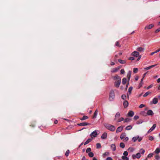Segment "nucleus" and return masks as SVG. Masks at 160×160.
<instances>
[{"label": "nucleus", "mask_w": 160, "mask_h": 160, "mask_svg": "<svg viewBox=\"0 0 160 160\" xmlns=\"http://www.w3.org/2000/svg\"><path fill=\"white\" fill-rule=\"evenodd\" d=\"M113 78L115 81L114 86L116 88H118L120 84V78L118 75H116L113 77Z\"/></svg>", "instance_id": "f257e3e1"}, {"label": "nucleus", "mask_w": 160, "mask_h": 160, "mask_svg": "<svg viewBox=\"0 0 160 160\" xmlns=\"http://www.w3.org/2000/svg\"><path fill=\"white\" fill-rule=\"evenodd\" d=\"M121 139L124 142H127L129 139L128 137H126V134L125 133H122L121 135Z\"/></svg>", "instance_id": "f03ea898"}, {"label": "nucleus", "mask_w": 160, "mask_h": 160, "mask_svg": "<svg viewBox=\"0 0 160 160\" xmlns=\"http://www.w3.org/2000/svg\"><path fill=\"white\" fill-rule=\"evenodd\" d=\"M142 115L144 116H146L147 115L152 116L154 114L153 112L151 110H148L147 113H145V112H142Z\"/></svg>", "instance_id": "7ed1b4c3"}, {"label": "nucleus", "mask_w": 160, "mask_h": 160, "mask_svg": "<svg viewBox=\"0 0 160 160\" xmlns=\"http://www.w3.org/2000/svg\"><path fill=\"white\" fill-rule=\"evenodd\" d=\"M131 55L132 56H133L135 57H138V58L137 60L138 61L140 59L141 57V55H139V53L137 51H134L132 52L131 54Z\"/></svg>", "instance_id": "20e7f679"}, {"label": "nucleus", "mask_w": 160, "mask_h": 160, "mask_svg": "<svg viewBox=\"0 0 160 160\" xmlns=\"http://www.w3.org/2000/svg\"><path fill=\"white\" fill-rule=\"evenodd\" d=\"M115 98V95L114 91L112 90L110 91L109 94V100L110 101H112Z\"/></svg>", "instance_id": "39448f33"}, {"label": "nucleus", "mask_w": 160, "mask_h": 160, "mask_svg": "<svg viewBox=\"0 0 160 160\" xmlns=\"http://www.w3.org/2000/svg\"><path fill=\"white\" fill-rule=\"evenodd\" d=\"M106 128L112 131H113L115 130V128L114 126L110 124H106L105 125Z\"/></svg>", "instance_id": "423d86ee"}, {"label": "nucleus", "mask_w": 160, "mask_h": 160, "mask_svg": "<svg viewBox=\"0 0 160 160\" xmlns=\"http://www.w3.org/2000/svg\"><path fill=\"white\" fill-rule=\"evenodd\" d=\"M115 120L117 122H120V114L119 112L116 113L115 116Z\"/></svg>", "instance_id": "0eeeda50"}, {"label": "nucleus", "mask_w": 160, "mask_h": 160, "mask_svg": "<svg viewBox=\"0 0 160 160\" xmlns=\"http://www.w3.org/2000/svg\"><path fill=\"white\" fill-rule=\"evenodd\" d=\"M141 157L140 153H138L136 155L133 154L132 155V157L133 159H134L136 158H139Z\"/></svg>", "instance_id": "6e6552de"}, {"label": "nucleus", "mask_w": 160, "mask_h": 160, "mask_svg": "<svg viewBox=\"0 0 160 160\" xmlns=\"http://www.w3.org/2000/svg\"><path fill=\"white\" fill-rule=\"evenodd\" d=\"M121 98L123 101H124V100H127V99H128L129 97V95H127V97L125 95L123 94L122 95Z\"/></svg>", "instance_id": "1a4fd4ad"}, {"label": "nucleus", "mask_w": 160, "mask_h": 160, "mask_svg": "<svg viewBox=\"0 0 160 160\" xmlns=\"http://www.w3.org/2000/svg\"><path fill=\"white\" fill-rule=\"evenodd\" d=\"M154 26L153 24L147 25L145 28V29H149L152 28Z\"/></svg>", "instance_id": "9d476101"}, {"label": "nucleus", "mask_w": 160, "mask_h": 160, "mask_svg": "<svg viewBox=\"0 0 160 160\" xmlns=\"http://www.w3.org/2000/svg\"><path fill=\"white\" fill-rule=\"evenodd\" d=\"M123 105L124 108H126L128 105V100L123 101Z\"/></svg>", "instance_id": "9b49d317"}, {"label": "nucleus", "mask_w": 160, "mask_h": 160, "mask_svg": "<svg viewBox=\"0 0 160 160\" xmlns=\"http://www.w3.org/2000/svg\"><path fill=\"white\" fill-rule=\"evenodd\" d=\"M158 99L157 98H154L152 99L151 103L153 104H156L158 102Z\"/></svg>", "instance_id": "f8f14e48"}, {"label": "nucleus", "mask_w": 160, "mask_h": 160, "mask_svg": "<svg viewBox=\"0 0 160 160\" xmlns=\"http://www.w3.org/2000/svg\"><path fill=\"white\" fill-rule=\"evenodd\" d=\"M156 127V124H153L152 126L148 130V133H149L153 130Z\"/></svg>", "instance_id": "ddd939ff"}, {"label": "nucleus", "mask_w": 160, "mask_h": 160, "mask_svg": "<svg viewBox=\"0 0 160 160\" xmlns=\"http://www.w3.org/2000/svg\"><path fill=\"white\" fill-rule=\"evenodd\" d=\"M120 68V67L118 66L117 67V68H113L112 69V72H117L119 69Z\"/></svg>", "instance_id": "4468645a"}, {"label": "nucleus", "mask_w": 160, "mask_h": 160, "mask_svg": "<svg viewBox=\"0 0 160 160\" xmlns=\"http://www.w3.org/2000/svg\"><path fill=\"white\" fill-rule=\"evenodd\" d=\"M78 125L81 126H85L87 125H90V123L86 122H84L80 123H78Z\"/></svg>", "instance_id": "2eb2a0df"}, {"label": "nucleus", "mask_w": 160, "mask_h": 160, "mask_svg": "<svg viewBox=\"0 0 160 160\" xmlns=\"http://www.w3.org/2000/svg\"><path fill=\"white\" fill-rule=\"evenodd\" d=\"M156 65H157L156 64H155V65H151V66H149L148 67L144 68V69L145 70H148L149 69H150L151 68H153V67L156 66Z\"/></svg>", "instance_id": "dca6fc26"}, {"label": "nucleus", "mask_w": 160, "mask_h": 160, "mask_svg": "<svg viewBox=\"0 0 160 160\" xmlns=\"http://www.w3.org/2000/svg\"><path fill=\"white\" fill-rule=\"evenodd\" d=\"M91 136H93L94 137H95L98 135V133L96 131H94L91 134Z\"/></svg>", "instance_id": "f3484780"}, {"label": "nucleus", "mask_w": 160, "mask_h": 160, "mask_svg": "<svg viewBox=\"0 0 160 160\" xmlns=\"http://www.w3.org/2000/svg\"><path fill=\"white\" fill-rule=\"evenodd\" d=\"M144 49L143 48H142L141 47H139L138 48H137V50L139 52H143L144 51Z\"/></svg>", "instance_id": "a211bd4d"}, {"label": "nucleus", "mask_w": 160, "mask_h": 160, "mask_svg": "<svg viewBox=\"0 0 160 160\" xmlns=\"http://www.w3.org/2000/svg\"><path fill=\"white\" fill-rule=\"evenodd\" d=\"M107 133L106 132H104L102 135V136L101 137V138L102 139H105L106 138H107Z\"/></svg>", "instance_id": "6ab92c4d"}, {"label": "nucleus", "mask_w": 160, "mask_h": 160, "mask_svg": "<svg viewBox=\"0 0 160 160\" xmlns=\"http://www.w3.org/2000/svg\"><path fill=\"white\" fill-rule=\"evenodd\" d=\"M134 114V113L132 111H130L128 113V115L131 117H132L133 116Z\"/></svg>", "instance_id": "aec40b11"}, {"label": "nucleus", "mask_w": 160, "mask_h": 160, "mask_svg": "<svg viewBox=\"0 0 160 160\" xmlns=\"http://www.w3.org/2000/svg\"><path fill=\"white\" fill-rule=\"evenodd\" d=\"M139 138V136H137L136 137H134L132 138V140L134 142H135Z\"/></svg>", "instance_id": "412c9836"}, {"label": "nucleus", "mask_w": 160, "mask_h": 160, "mask_svg": "<svg viewBox=\"0 0 160 160\" xmlns=\"http://www.w3.org/2000/svg\"><path fill=\"white\" fill-rule=\"evenodd\" d=\"M98 111L97 110V109H96L94 113L92 118H96L97 116V115L98 114Z\"/></svg>", "instance_id": "4be33fe9"}, {"label": "nucleus", "mask_w": 160, "mask_h": 160, "mask_svg": "<svg viewBox=\"0 0 160 160\" xmlns=\"http://www.w3.org/2000/svg\"><path fill=\"white\" fill-rule=\"evenodd\" d=\"M160 152V148H157L155 151L154 152V153H155L157 154H158Z\"/></svg>", "instance_id": "5701e85b"}, {"label": "nucleus", "mask_w": 160, "mask_h": 160, "mask_svg": "<svg viewBox=\"0 0 160 160\" xmlns=\"http://www.w3.org/2000/svg\"><path fill=\"white\" fill-rule=\"evenodd\" d=\"M131 75V72L130 71H129L127 73V77L128 78V81H129L130 77Z\"/></svg>", "instance_id": "b1692460"}, {"label": "nucleus", "mask_w": 160, "mask_h": 160, "mask_svg": "<svg viewBox=\"0 0 160 160\" xmlns=\"http://www.w3.org/2000/svg\"><path fill=\"white\" fill-rule=\"evenodd\" d=\"M92 140V138L88 139L86 142L84 143V145H86L88 144Z\"/></svg>", "instance_id": "393cba45"}, {"label": "nucleus", "mask_w": 160, "mask_h": 160, "mask_svg": "<svg viewBox=\"0 0 160 160\" xmlns=\"http://www.w3.org/2000/svg\"><path fill=\"white\" fill-rule=\"evenodd\" d=\"M111 148L113 151H114L116 150V146L114 144H112L111 145Z\"/></svg>", "instance_id": "a878e982"}, {"label": "nucleus", "mask_w": 160, "mask_h": 160, "mask_svg": "<svg viewBox=\"0 0 160 160\" xmlns=\"http://www.w3.org/2000/svg\"><path fill=\"white\" fill-rule=\"evenodd\" d=\"M145 152V150L142 148H141L139 150V152L140 154L143 155Z\"/></svg>", "instance_id": "bb28decb"}, {"label": "nucleus", "mask_w": 160, "mask_h": 160, "mask_svg": "<svg viewBox=\"0 0 160 160\" xmlns=\"http://www.w3.org/2000/svg\"><path fill=\"white\" fill-rule=\"evenodd\" d=\"M132 128V126L131 125H129L125 128V129L127 130H129L131 129Z\"/></svg>", "instance_id": "cd10ccee"}, {"label": "nucleus", "mask_w": 160, "mask_h": 160, "mask_svg": "<svg viewBox=\"0 0 160 160\" xmlns=\"http://www.w3.org/2000/svg\"><path fill=\"white\" fill-rule=\"evenodd\" d=\"M127 81V79L126 78H124L122 79V83L123 84H125L126 83Z\"/></svg>", "instance_id": "c85d7f7f"}, {"label": "nucleus", "mask_w": 160, "mask_h": 160, "mask_svg": "<svg viewBox=\"0 0 160 160\" xmlns=\"http://www.w3.org/2000/svg\"><path fill=\"white\" fill-rule=\"evenodd\" d=\"M88 118V117L87 116H84L82 118L80 119L81 120H84L86 119H87Z\"/></svg>", "instance_id": "c756f323"}, {"label": "nucleus", "mask_w": 160, "mask_h": 160, "mask_svg": "<svg viewBox=\"0 0 160 160\" xmlns=\"http://www.w3.org/2000/svg\"><path fill=\"white\" fill-rule=\"evenodd\" d=\"M88 155L90 157H92L94 156L93 153L92 152H90L88 153Z\"/></svg>", "instance_id": "7c9ffc66"}, {"label": "nucleus", "mask_w": 160, "mask_h": 160, "mask_svg": "<svg viewBox=\"0 0 160 160\" xmlns=\"http://www.w3.org/2000/svg\"><path fill=\"white\" fill-rule=\"evenodd\" d=\"M128 150L130 152H132L134 150V149L132 147H130L128 148Z\"/></svg>", "instance_id": "2f4dec72"}, {"label": "nucleus", "mask_w": 160, "mask_h": 160, "mask_svg": "<svg viewBox=\"0 0 160 160\" xmlns=\"http://www.w3.org/2000/svg\"><path fill=\"white\" fill-rule=\"evenodd\" d=\"M138 71V69L137 68H133V72L135 73H137Z\"/></svg>", "instance_id": "473e14b6"}, {"label": "nucleus", "mask_w": 160, "mask_h": 160, "mask_svg": "<svg viewBox=\"0 0 160 160\" xmlns=\"http://www.w3.org/2000/svg\"><path fill=\"white\" fill-rule=\"evenodd\" d=\"M132 89V87H131L129 88L128 90V92H129V94H130L131 93V91Z\"/></svg>", "instance_id": "72a5a7b5"}, {"label": "nucleus", "mask_w": 160, "mask_h": 160, "mask_svg": "<svg viewBox=\"0 0 160 160\" xmlns=\"http://www.w3.org/2000/svg\"><path fill=\"white\" fill-rule=\"evenodd\" d=\"M91 149L90 148H88L86 150V152L87 153H88L89 152H91Z\"/></svg>", "instance_id": "f704fd0d"}, {"label": "nucleus", "mask_w": 160, "mask_h": 160, "mask_svg": "<svg viewBox=\"0 0 160 160\" xmlns=\"http://www.w3.org/2000/svg\"><path fill=\"white\" fill-rule=\"evenodd\" d=\"M97 148H101V145L100 143H97L96 144Z\"/></svg>", "instance_id": "c9c22d12"}, {"label": "nucleus", "mask_w": 160, "mask_h": 160, "mask_svg": "<svg viewBox=\"0 0 160 160\" xmlns=\"http://www.w3.org/2000/svg\"><path fill=\"white\" fill-rule=\"evenodd\" d=\"M69 153H70L69 150H67L65 153V156L66 157L68 156Z\"/></svg>", "instance_id": "e433bc0d"}, {"label": "nucleus", "mask_w": 160, "mask_h": 160, "mask_svg": "<svg viewBox=\"0 0 160 160\" xmlns=\"http://www.w3.org/2000/svg\"><path fill=\"white\" fill-rule=\"evenodd\" d=\"M151 93L150 92H146L143 95V96L144 97H145L147 96L148 94Z\"/></svg>", "instance_id": "4c0bfd02"}, {"label": "nucleus", "mask_w": 160, "mask_h": 160, "mask_svg": "<svg viewBox=\"0 0 160 160\" xmlns=\"http://www.w3.org/2000/svg\"><path fill=\"white\" fill-rule=\"evenodd\" d=\"M153 154L152 153H149L148 154L147 158H151L153 156Z\"/></svg>", "instance_id": "58836bf2"}, {"label": "nucleus", "mask_w": 160, "mask_h": 160, "mask_svg": "<svg viewBox=\"0 0 160 160\" xmlns=\"http://www.w3.org/2000/svg\"><path fill=\"white\" fill-rule=\"evenodd\" d=\"M131 119L129 118H126L124 120V122H128L130 121Z\"/></svg>", "instance_id": "ea45409f"}, {"label": "nucleus", "mask_w": 160, "mask_h": 160, "mask_svg": "<svg viewBox=\"0 0 160 160\" xmlns=\"http://www.w3.org/2000/svg\"><path fill=\"white\" fill-rule=\"evenodd\" d=\"M122 159H126L127 160H129V158L125 156H122Z\"/></svg>", "instance_id": "a19ab883"}, {"label": "nucleus", "mask_w": 160, "mask_h": 160, "mask_svg": "<svg viewBox=\"0 0 160 160\" xmlns=\"http://www.w3.org/2000/svg\"><path fill=\"white\" fill-rule=\"evenodd\" d=\"M128 152L126 151H124L123 153V155L126 157H127V156H128Z\"/></svg>", "instance_id": "79ce46f5"}, {"label": "nucleus", "mask_w": 160, "mask_h": 160, "mask_svg": "<svg viewBox=\"0 0 160 160\" xmlns=\"http://www.w3.org/2000/svg\"><path fill=\"white\" fill-rule=\"evenodd\" d=\"M125 147V145L123 142H121V148H123Z\"/></svg>", "instance_id": "37998d69"}, {"label": "nucleus", "mask_w": 160, "mask_h": 160, "mask_svg": "<svg viewBox=\"0 0 160 160\" xmlns=\"http://www.w3.org/2000/svg\"><path fill=\"white\" fill-rule=\"evenodd\" d=\"M155 158L157 160H159L160 159V158L158 155H157L155 156Z\"/></svg>", "instance_id": "c03bdc74"}, {"label": "nucleus", "mask_w": 160, "mask_h": 160, "mask_svg": "<svg viewBox=\"0 0 160 160\" xmlns=\"http://www.w3.org/2000/svg\"><path fill=\"white\" fill-rule=\"evenodd\" d=\"M143 81V79L142 78L141 80V82L139 84V86H140V87H141L143 84V83H142Z\"/></svg>", "instance_id": "a18cd8bd"}, {"label": "nucleus", "mask_w": 160, "mask_h": 160, "mask_svg": "<svg viewBox=\"0 0 160 160\" xmlns=\"http://www.w3.org/2000/svg\"><path fill=\"white\" fill-rule=\"evenodd\" d=\"M142 122H143V121H142V120H140V121H138L136 123L137 124H139L141 123H142Z\"/></svg>", "instance_id": "49530a36"}, {"label": "nucleus", "mask_w": 160, "mask_h": 160, "mask_svg": "<svg viewBox=\"0 0 160 160\" xmlns=\"http://www.w3.org/2000/svg\"><path fill=\"white\" fill-rule=\"evenodd\" d=\"M116 132L117 133L120 132V126L118 127L116 130Z\"/></svg>", "instance_id": "de8ad7c7"}, {"label": "nucleus", "mask_w": 160, "mask_h": 160, "mask_svg": "<svg viewBox=\"0 0 160 160\" xmlns=\"http://www.w3.org/2000/svg\"><path fill=\"white\" fill-rule=\"evenodd\" d=\"M135 58L133 57H130L129 58V60H134Z\"/></svg>", "instance_id": "09e8293b"}, {"label": "nucleus", "mask_w": 160, "mask_h": 160, "mask_svg": "<svg viewBox=\"0 0 160 160\" xmlns=\"http://www.w3.org/2000/svg\"><path fill=\"white\" fill-rule=\"evenodd\" d=\"M149 139L150 140L152 141L154 139V138L152 136H150L149 137Z\"/></svg>", "instance_id": "8fccbe9b"}, {"label": "nucleus", "mask_w": 160, "mask_h": 160, "mask_svg": "<svg viewBox=\"0 0 160 160\" xmlns=\"http://www.w3.org/2000/svg\"><path fill=\"white\" fill-rule=\"evenodd\" d=\"M160 31V28H158L155 31V33H157Z\"/></svg>", "instance_id": "3c124183"}, {"label": "nucleus", "mask_w": 160, "mask_h": 160, "mask_svg": "<svg viewBox=\"0 0 160 160\" xmlns=\"http://www.w3.org/2000/svg\"><path fill=\"white\" fill-rule=\"evenodd\" d=\"M139 118V117L138 116H135L134 117V119L135 120H137Z\"/></svg>", "instance_id": "603ef678"}, {"label": "nucleus", "mask_w": 160, "mask_h": 160, "mask_svg": "<svg viewBox=\"0 0 160 160\" xmlns=\"http://www.w3.org/2000/svg\"><path fill=\"white\" fill-rule=\"evenodd\" d=\"M145 106V105L143 104H141L139 106V108H142Z\"/></svg>", "instance_id": "864d4df0"}, {"label": "nucleus", "mask_w": 160, "mask_h": 160, "mask_svg": "<svg viewBox=\"0 0 160 160\" xmlns=\"http://www.w3.org/2000/svg\"><path fill=\"white\" fill-rule=\"evenodd\" d=\"M125 73V71L124 69L121 70V74H123Z\"/></svg>", "instance_id": "5fc2aeb1"}, {"label": "nucleus", "mask_w": 160, "mask_h": 160, "mask_svg": "<svg viewBox=\"0 0 160 160\" xmlns=\"http://www.w3.org/2000/svg\"><path fill=\"white\" fill-rule=\"evenodd\" d=\"M126 62V61L125 60H121V63H125Z\"/></svg>", "instance_id": "6e6d98bb"}, {"label": "nucleus", "mask_w": 160, "mask_h": 160, "mask_svg": "<svg viewBox=\"0 0 160 160\" xmlns=\"http://www.w3.org/2000/svg\"><path fill=\"white\" fill-rule=\"evenodd\" d=\"M142 137H139V138L138 139V141L139 142H140L142 140Z\"/></svg>", "instance_id": "4d7b16f0"}, {"label": "nucleus", "mask_w": 160, "mask_h": 160, "mask_svg": "<svg viewBox=\"0 0 160 160\" xmlns=\"http://www.w3.org/2000/svg\"><path fill=\"white\" fill-rule=\"evenodd\" d=\"M115 45L117 46H119V42H116Z\"/></svg>", "instance_id": "13d9d810"}, {"label": "nucleus", "mask_w": 160, "mask_h": 160, "mask_svg": "<svg viewBox=\"0 0 160 160\" xmlns=\"http://www.w3.org/2000/svg\"><path fill=\"white\" fill-rule=\"evenodd\" d=\"M107 160H113L112 158L110 157H108L107 158Z\"/></svg>", "instance_id": "bf43d9fd"}, {"label": "nucleus", "mask_w": 160, "mask_h": 160, "mask_svg": "<svg viewBox=\"0 0 160 160\" xmlns=\"http://www.w3.org/2000/svg\"><path fill=\"white\" fill-rule=\"evenodd\" d=\"M120 55V52H119V53H118V55H115V57L116 58H117Z\"/></svg>", "instance_id": "052dcab7"}, {"label": "nucleus", "mask_w": 160, "mask_h": 160, "mask_svg": "<svg viewBox=\"0 0 160 160\" xmlns=\"http://www.w3.org/2000/svg\"><path fill=\"white\" fill-rule=\"evenodd\" d=\"M109 154V153L108 152H105L104 154V155L108 156Z\"/></svg>", "instance_id": "680f3d73"}, {"label": "nucleus", "mask_w": 160, "mask_h": 160, "mask_svg": "<svg viewBox=\"0 0 160 160\" xmlns=\"http://www.w3.org/2000/svg\"><path fill=\"white\" fill-rule=\"evenodd\" d=\"M82 160H86V158L85 156H83Z\"/></svg>", "instance_id": "e2e57ef3"}, {"label": "nucleus", "mask_w": 160, "mask_h": 160, "mask_svg": "<svg viewBox=\"0 0 160 160\" xmlns=\"http://www.w3.org/2000/svg\"><path fill=\"white\" fill-rule=\"evenodd\" d=\"M147 72H146L145 73H144L143 75V78H143H143H144V77H145V76L146 75V74H147Z\"/></svg>", "instance_id": "0e129e2a"}, {"label": "nucleus", "mask_w": 160, "mask_h": 160, "mask_svg": "<svg viewBox=\"0 0 160 160\" xmlns=\"http://www.w3.org/2000/svg\"><path fill=\"white\" fill-rule=\"evenodd\" d=\"M138 79V76H136V77L135 78V80H136V81H137Z\"/></svg>", "instance_id": "69168bd1"}, {"label": "nucleus", "mask_w": 160, "mask_h": 160, "mask_svg": "<svg viewBox=\"0 0 160 160\" xmlns=\"http://www.w3.org/2000/svg\"><path fill=\"white\" fill-rule=\"evenodd\" d=\"M58 123V121L57 120H56L54 122V123L55 124H57Z\"/></svg>", "instance_id": "338daca9"}, {"label": "nucleus", "mask_w": 160, "mask_h": 160, "mask_svg": "<svg viewBox=\"0 0 160 160\" xmlns=\"http://www.w3.org/2000/svg\"><path fill=\"white\" fill-rule=\"evenodd\" d=\"M157 82H160V78H159L157 80Z\"/></svg>", "instance_id": "774afa93"}]
</instances>
